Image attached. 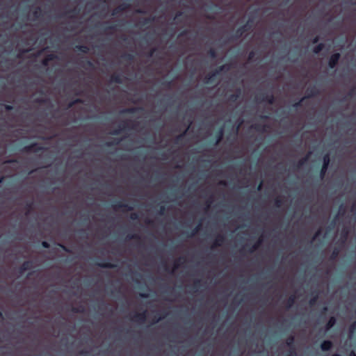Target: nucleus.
<instances>
[{"mask_svg":"<svg viewBox=\"0 0 356 356\" xmlns=\"http://www.w3.org/2000/svg\"><path fill=\"white\" fill-rule=\"evenodd\" d=\"M225 236L224 235H222V234H218L216 236V239H215V241H214L211 248H214L216 247H220V246L222 245V243H225Z\"/></svg>","mask_w":356,"mask_h":356,"instance_id":"2eb2a0df","label":"nucleus"},{"mask_svg":"<svg viewBox=\"0 0 356 356\" xmlns=\"http://www.w3.org/2000/svg\"><path fill=\"white\" fill-rule=\"evenodd\" d=\"M305 97L302 98L300 100H299L298 102L294 103L293 104V107L295 108H298L299 107L301 106L302 105V102L304 100Z\"/></svg>","mask_w":356,"mask_h":356,"instance_id":"603ef678","label":"nucleus"},{"mask_svg":"<svg viewBox=\"0 0 356 356\" xmlns=\"http://www.w3.org/2000/svg\"><path fill=\"white\" fill-rule=\"evenodd\" d=\"M262 242V240L259 238L257 243H255L248 250V252L252 253L254 251L257 250L259 247L260 246L261 243Z\"/></svg>","mask_w":356,"mask_h":356,"instance_id":"c85d7f7f","label":"nucleus"},{"mask_svg":"<svg viewBox=\"0 0 356 356\" xmlns=\"http://www.w3.org/2000/svg\"><path fill=\"white\" fill-rule=\"evenodd\" d=\"M154 21V17H147L143 19L141 22L142 25H146L152 23Z\"/></svg>","mask_w":356,"mask_h":356,"instance_id":"c03bdc74","label":"nucleus"},{"mask_svg":"<svg viewBox=\"0 0 356 356\" xmlns=\"http://www.w3.org/2000/svg\"><path fill=\"white\" fill-rule=\"evenodd\" d=\"M133 239L139 240V239H140V237L138 234H128L126 237V240H127V241L133 240Z\"/></svg>","mask_w":356,"mask_h":356,"instance_id":"a19ab883","label":"nucleus"},{"mask_svg":"<svg viewBox=\"0 0 356 356\" xmlns=\"http://www.w3.org/2000/svg\"><path fill=\"white\" fill-rule=\"evenodd\" d=\"M319 95L318 89L315 86H311L307 88L306 90V96L305 98H311L317 96Z\"/></svg>","mask_w":356,"mask_h":356,"instance_id":"1a4fd4ad","label":"nucleus"},{"mask_svg":"<svg viewBox=\"0 0 356 356\" xmlns=\"http://www.w3.org/2000/svg\"><path fill=\"white\" fill-rule=\"evenodd\" d=\"M147 319V311L145 310L144 312H141V313H136L134 316L131 318V320L135 321V322H138V323H144Z\"/></svg>","mask_w":356,"mask_h":356,"instance_id":"6e6552de","label":"nucleus"},{"mask_svg":"<svg viewBox=\"0 0 356 356\" xmlns=\"http://www.w3.org/2000/svg\"><path fill=\"white\" fill-rule=\"evenodd\" d=\"M58 245L66 252H71V250L62 243H58Z\"/></svg>","mask_w":356,"mask_h":356,"instance_id":"5fc2aeb1","label":"nucleus"},{"mask_svg":"<svg viewBox=\"0 0 356 356\" xmlns=\"http://www.w3.org/2000/svg\"><path fill=\"white\" fill-rule=\"evenodd\" d=\"M295 338L293 335L289 336L286 339V344L289 348V351L286 356H296V351L294 346Z\"/></svg>","mask_w":356,"mask_h":356,"instance_id":"7ed1b4c3","label":"nucleus"},{"mask_svg":"<svg viewBox=\"0 0 356 356\" xmlns=\"http://www.w3.org/2000/svg\"><path fill=\"white\" fill-rule=\"evenodd\" d=\"M185 258L184 257H179L178 259H177L176 261H175V263H174V268L172 270H170L169 269V267L168 266V265L166 264V263H163V267H164V269L165 271L167 272H170V273H173L174 270L175 269H177L182 264L184 261H185Z\"/></svg>","mask_w":356,"mask_h":356,"instance_id":"9d476101","label":"nucleus"},{"mask_svg":"<svg viewBox=\"0 0 356 356\" xmlns=\"http://www.w3.org/2000/svg\"><path fill=\"white\" fill-rule=\"evenodd\" d=\"M44 149V148L39 145L37 143H33L24 147L23 151L27 153H36Z\"/></svg>","mask_w":356,"mask_h":356,"instance_id":"20e7f679","label":"nucleus"},{"mask_svg":"<svg viewBox=\"0 0 356 356\" xmlns=\"http://www.w3.org/2000/svg\"><path fill=\"white\" fill-rule=\"evenodd\" d=\"M83 102L81 99L77 98L72 102H70L68 104V108H72L73 106H74L76 104H82Z\"/></svg>","mask_w":356,"mask_h":356,"instance_id":"f704fd0d","label":"nucleus"},{"mask_svg":"<svg viewBox=\"0 0 356 356\" xmlns=\"http://www.w3.org/2000/svg\"><path fill=\"white\" fill-rule=\"evenodd\" d=\"M96 266L103 268H114L116 267L115 264L106 261L97 262Z\"/></svg>","mask_w":356,"mask_h":356,"instance_id":"a211bd4d","label":"nucleus"},{"mask_svg":"<svg viewBox=\"0 0 356 356\" xmlns=\"http://www.w3.org/2000/svg\"><path fill=\"white\" fill-rule=\"evenodd\" d=\"M207 54L209 56V57H211V58H216L217 57V52H216V49L213 48H211L208 51Z\"/></svg>","mask_w":356,"mask_h":356,"instance_id":"ea45409f","label":"nucleus"},{"mask_svg":"<svg viewBox=\"0 0 356 356\" xmlns=\"http://www.w3.org/2000/svg\"><path fill=\"white\" fill-rule=\"evenodd\" d=\"M75 49L77 51H79L83 54H88L89 51V48L86 45H81V44L76 45Z\"/></svg>","mask_w":356,"mask_h":356,"instance_id":"bb28decb","label":"nucleus"},{"mask_svg":"<svg viewBox=\"0 0 356 356\" xmlns=\"http://www.w3.org/2000/svg\"><path fill=\"white\" fill-rule=\"evenodd\" d=\"M83 102L81 99L77 98L72 102H70L68 104V108H72L73 106H74L76 104H82Z\"/></svg>","mask_w":356,"mask_h":356,"instance_id":"c9c22d12","label":"nucleus"},{"mask_svg":"<svg viewBox=\"0 0 356 356\" xmlns=\"http://www.w3.org/2000/svg\"><path fill=\"white\" fill-rule=\"evenodd\" d=\"M166 316V314H163L162 316H157V315H155L153 318V320H152V323L154 324V323H156L158 322H159L160 321H161L163 318H164Z\"/></svg>","mask_w":356,"mask_h":356,"instance_id":"37998d69","label":"nucleus"},{"mask_svg":"<svg viewBox=\"0 0 356 356\" xmlns=\"http://www.w3.org/2000/svg\"><path fill=\"white\" fill-rule=\"evenodd\" d=\"M143 110H144V108L143 107H132V108H124V109L121 110L120 113V114H125V113L133 114V113H136L139 111H142Z\"/></svg>","mask_w":356,"mask_h":356,"instance_id":"4468645a","label":"nucleus"},{"mask_svg":"<svg viewBox=\"0 0 356 356\" xmlns=\"http://www.w3.org/2000/svg\"><path fill=\"white\" fill-rule=\"evenodd\" d=\"M223 137V128H220L216 134V140L214 145H218L222 139Z\"/></svg>","mask_w":356,"mask_h":356,"instance_id":"a878e982","label":"nucleus"},{"mask_svg":"<svg viewBox=\"0 0 356 356\" xmlns=\"http://www.w3.org/2000/svg\"><path fill=\"white\" fill-rule=\"evenodd\" d=\"M86 66L89 67H92L93 63L90 60H86Z\"/></svg>","mask_w":356,"mask_h":356,"instance_id":"e2e57ef3","label":"nucleus"},{"mask_svg":"<svg viewBox=\"0 0 356 356\" xmlns=\"http://www.w3.org/2000/svg\"><path fill=\"white\" fill-rule=\"evenodd\" d=\"M256 100L259 102H267L269 104H273L275 97L273 94H262L260 96H257Z\"/></svg>","mask_w":356,"mask_h":356,"instance_id":"39448f33","label":"nucleus"},{"mask_svg":"<svg viewBox=\"0 0 356 356\" xmlns=\"http://www.w3.org/2000/svg\"><path fill=\"white\" fill-rule=\"evenodd\" d=\"M33 267V262L31 261H25L21 265L19 269V272L20 274L24 273L25 271L28 270H31Z\"/></svg>","mask_w":356,"mask_h":356,"instance_id":"f8f14e48","label":"nucleus"},{"mask_svg":"<svg viewBox=\"0 0 356 356\" xmlns=\"http://www.w3.org/2000/svg\"><path fill=\"white\" fill-rule=\"evenodd\" d=\"M33 17L35 19H38L41 15V9L40 7L35 8L33 12Z\"/></svg>","mask_w":356,"mask_h":356,"instance_id":"58836bf2","label":"nucleus"},{"mask_svg":"<svg viewBox=\"0 0 356 356\" xmlns=\"http://www.w3.org/2000/svg\"><path fill=\"white\" fill-rule=\"evenodd\" d=\"M253 129H254L257 131H260V132H265L266 131V128L267 127L266 125H261V124H254V126H252Z\"/></svg>","mask_w":356,"mask_h":356,"instance_id":"c756f323","label":"nucleus"},{"mask_svg":"<svg viewBox=\"0 0 356 356\" xmlns=\"http://www.w3.org/2000/svg\"><path fill=\"white\" fill-rule=\"evenodd\" d=\"M186 131H185L184 133L177 136L175 137V143L179 144V143H180L183 140V139L184 138L185 134H186Z\"/></svg>","mask_w":356,"mask_h":356,"instance_id":"72a5a7b5","label":"nucleus"},{"mask_svg":"<svg viewBox=\"0 0 356 356\" xmlns=\"http://www.w3.org/2000/svg\"><path fill=\"white\" fill-rule=\"evenodd\" d=\"M71 310L72 312L78 314V313H83L84 311V309L83 307H72Z\"/></svg>","mask_w":356,"mask_h":356,"instance_id":"de8ad7c7","label":"nucleus"},{"mask_svg":"<svg viewBox=\"0 0 356 356\" xmlns=\"http://www.w3.org/2000/svg\"><path fill=\"white\" fill-rule=\"evenodd\" d=\"M200 285V280H197L194 282V284H193V288H197V287H199Z\"/></svg>","mask_w":356,"mask_h":356,"instance_id":"680f3d73","label":"nucleus"},{"mask_svg":"<svg viewBox=\"0 0 356 356\" xmlns=\"http://www.w3.org/2000/svg\"><path fill=\"white\" fill-rule=\"evenodd\" d=\"M121 140L122 139L115 138L113 141L106 143V145L108 147L117 145L120 143Z\"/></svg>","mask_w":356,"mask_h":356,"instance_id":"49530a36","label":"nucleus"},{"mask_svg":"<svg viewBox=\"0 0 356 356\" xmlns=\"http://www.w3.org/2000/svg\"><path fill=\"white\" fill-rule=\"evenodd\" d=\"M337 319L334 316H331L327 323L325 325V330H330L336 323Z\"/></svg>","mask_w":356,"mask_h":356,"instance_id":"5701e85b","label":"nucleus"},{"mask_svg":"<svg viewBox=\"0 0 356 356\" xmlns=\"http://www.w3.org/2000/svg\"><path fill=\"white\" fill-rule=\"evenodd\" d=\"M140 297H141L143 298H147L149 297V294L146 293H140Z\"/></svg>","mask_w":356,"mask_h":356,"instance_id":"338daca9","label":"nucleus"},{"mask_svg":"<svg viewBox=\"0 0 356 356\" xmlns=\"http://www.w3.org/2000/svg\"><path fill=\"white\" fill-rule=\"evenodd\" d=\"M310 154H311V153L309 152L307 156H305L304 158L300 159L296 164V168L297 169H300V168H302L307 162Z\"/></svg>","mask_w":356,"mask_h":356,"instance_id":"6ab92c4d","label":"nucleus"},{"mask_svg":"<svg viewBox=\"0 0 356 356\" xmlns=\"http://www.w3.org/2000/svg\"><path fill=\"white\" fill-rule=\"evenodd\" d=\"M332 342L329 340L323 341L321 344V348L323 351H328L332 348Z\"/></svg>","mask_w":356,"mask_h":356,"instance_id":"f3484780","label":"nucleus"},{"mask_svg":"<svg viewBox=\"0 0 356 356\" xmlns=\"http://www.w3.org/2000/svg\"><path fill=\"white\" fill-rule=\"evenodd\" d=\"M4 108L6 111H12L13 109V106L11 105H4Z\"/></svg>","mask_w":356,"mask_h":356,"instance_id":"69168bd1","label":"nucleus"},{"mask_svg":"<svg viewBox=\"0 0 356 356\" xmlns=\"http://www.w3.org/2000/svg\"><path fill=\"white\" fill-rule=\"evenodd\" d=\"M350 211L356 214V202L352 205Z\"/></svg>","mask_w":356,"mask_h":356,"instance_id":"0e129e2a","label":"nucleus"},{"mask_svg":"<svg viewBox=\"0 0 356 356\" xmlns=\"http://www.w3.org/2000/svg\"><path fill=\"white\" fill-rule=\"evenodd\" d=\"M130 218L132 220H138L139 218V216L138 213H131L130 215Z\"/></svg>","mask_w":356,"mask_h":356,"instance_id":"864d4df0","label":"nucleus"},{"mask_svg":"<svg viewBox=\"0 0 356 356\" xmlns=\"http://www.w3.org/2000/svg\"><path fill=\"white\" fill-rule=\"evenodd\" d=\"M348 236V230L344 229L341 232V237L343 238V241H345L347 239Z\"/></svg>","mask_w":356,"mask_h":356,"instance_id":"3c124183","label":"nucleus"},{"mask_svg":"<svg viewBox=\"0 0 356 356\" xmlns=\"http://www.w3.org/2000/svg\"><path fill=\"white\" fill-rule=\"evenodd\" d=\"M57 58V56L54 54H47L42 60L41 63L43 66L47 67L49 65V62Z\"/></svg>","mask_w":356,"mask_h":356,"instance_id":"ddd939ff","label":"nucleus"},{"mask_svg":"<svg viewBox=\"0 0 356 356\" xmlns=\"http://www.w3.org/2000/svg\"><path fill=\"white\" fill-rule=\"evenodd\" d=\"M200 225H197L191 232V234L188 235L189 237H193L197 233V232L199 231L200 229Z\"/></svg>","mask_w":356,"mask_h":356,"instance_id":"8fccbe9b","label":"nucleus"},{"mask_svg":"<svg viewBox=\"0 0 356 356\" xmlns=\"http://www.w3.org/2000/svg\"><path fill=\"white\" fill-rule=\"evenodd\" d=\"M240 96V90H238V92L236 94H232L229 97V101L232 102H235Z\"/></svg>","mask_w":356,"mask_h":356,"instance_id":"4c0bfd02","label":"nucleus"},{"mask_svg":"<svg viewBox=\"0 0 356 356\" xmlns=\"http://www.w3.org/2000/svg\"><path fill=\"white\" fill-rule=\"evenodd\" d=\"M78 14H79V11L76 8H74V9H70V10L66 11L64 13V15H66L71 19H74V18L76 17V15Z\"/></svg>","mask_w":356,"mask_h":356,"instance_id":"412c9836","label":"nucleus"},{"mask_svg":"<svg viewBox=\"0 0 356 356\" xmlns=\"http://www.w3.org/2000/svg\"><path fill=\"white\" fill-rule=\"evenodd\" d=\"M339 252H340V250L339 248H334V250H332V252L331 254V256H330V259L331 260L336 259L339 254Z\"/></svg>","mask_w":356,"mask_h":356,"instance_id":"2f4dec72","label":"nucleus"},{"mask_svg":"<svg viewBox=\"0 0 356 356\" xmlns=\"http://www.w3.org/2000/svg\"><path fill=\"white\" fill-rule=\"evenodd\" d=\"M165 212V207L164 206H161L159 208V213L160 215H163Z\"/></svg>","mask_w":356,"mask_h":356,"instance_id":"bf43d9fd","label":"nucleus"},{"mask_svg":"<svg viewBox=\"0 0 356 356\" xmlns=\"http://www.w3.org/2000/svg\"><path fill=\"white\" fill-rule=\"evenodd\" d=\"M216 76V75H213V72L207 74L204 79V82L205 83H211L214 81V77Z\"/></svg>","mask_w":356,"mask_h":356,"instance_id":"b1692460","label":"nucleus"},{"mask_svg":"<svg viewBox=\"0 0 356 356\" xmlns=\"http://www.w3.org/2000/svg\"><path fill=\"white\" fill-rule=\"evenodd\" d=\"M129 8V3H123L120 4V5H119L117 8H115L113 10L112 15H116L118 14L123 13L125 10H127Z\"/></svg>","mask_w":356,"mask_h":356,"instance_id":"9b49d317","label":"nucleus"},{"mask_svg":"<svg viewBox=\"0 0 356 356\" xmlns=\"http://www.w3.org/2000/svg\"><path fill=\"white\" fill-rule=\"evenodd\" d=\"M213 202V197L211 196L207 201V209L209 208L211 204Z\"/></svg>","mask_w":356,"mask_h":356,"instance_id":"13d9d810","label":"nucleus"},{"mask_svg":"<svg viewBox=\"0 0 356 356\" xmlns=\"http://www.w3.org/2000/svg\"><path fill=\"white\" fill-rule=\"evenodd\" d=\"M110 81L112 83H122L123 81L122 76L118 74H113L111 75Z\"/></svg>","mask_w":356,"mask_h":356,"instance_id":"aec40b11","label":"nucleus"},{"mask_svg":"<svg viewBox=\"0 0 356 356\" xmlns=\"http://www.w3.org/2000/svg\"><path fill=\"white\" fill-rule=\"evenodd\" d=\"M348 356H356V353L355 350H351L348 355Z\"/></svg>","mask_w":356,"mask_h":356,"instance_id":"774afa93","label":"nucleus"},{"mask_svg":"<svg viewBox=\"0 0 356 356\" xmlns=\"http://www.w3.org/2000/svg\"><path fill=\"white\" fill-rule=\"evenodd\" d=\"M252 23L253 21L250 18L245 24L236 30L235 33L232 35L231 39L236 40L241 38L245 32L252 27Z\"/></svg>","mask_w":356,"mask_h":356,"instance_id":"f257e3e1","label":"nucleus"},{"mask_svg":"<svg viewBox=\"0 0 356 356\" xmlns=\"http://www.w3.org/2000/svg\"><path fill=\"white\" fill-rule=\"evenodd\" d=\"M112 207L115 210L123 209L124 211H131L133 207L129 206L128 204L124 203L123 201H118L112 205Z\"/></svg>","mask_w":356,"mask_h":356,"instance_id":"0eeeda50","label":"nucleus"},{"mask_svg":"<svg viewBox=\"0 0 356 356\" xmlns=\"http://www.w3.org/2000/svg\"><path fill=\"white\" fill-rule=\"evenodd\" d=\"M325 48V44L323 43H319L316 46H315L313 49V52L316 54H319L323 49Z\"/></svg>","mask_w":356,"mask_h":356,"instance_id":"cd10ccee","label":"nucleus"},{"mask_svg":"<svg viewBox=\"0 0 356 356\" xmlns=\"http://www.w3.org/2000/svg\"><path fill=\"white\" fill-rule=\"evenodd\" d=\"M121 57L122 59L127 60V61H130V62L133 61L134 59V56L131 54H124L122 55Z\"/></svg>","mask_w":356,"mask_h":356,"instance_id":"473e14b6","label":"nucleus"},{"mask_svg":"<svg viewBox=\"0 0 356 356\" xmlns=\"http://www.w3.org/2000/svg\"><path fill=\"white\" fill-rule=\"evenodd\" d=\"M128 129V124L127 122H124L122 124H120L119 126V127L115 130H113L112 132H111V134L113 135H118L120 134L121 132L127 130Z\"/></svg>","mask_w":356,"mask_h":356,"instance_id":"dca6fc26","label":"nucleus"},{"mask_svg":"<svg viewBox=\"0 0 356 356\" xmlns=\"http://www.w3.org/2000/svg\"><path fill=\"white\" fill-rule=\"evenodd\" d=\"M33 202L32 201L26 203V215H29L31 211L33 209Z\"/></svg>","mask_w":356,"mask_h":356,"instance_id":"79ce46f5","label":"nucleus"},{"mask_svg":"<svg viewBox=\"0 0 356 356\" xmlns=\"http://www.w3.org/2000/svg\"><path fill=\"white\" fill-rule=\"evenodd\" d=\"M42 246L44 248H49L50 247V245L48 242L47 241H42Z\"/></svg>","mask_w":356,"mask_h":356,"instance_id":"052dcab7","label":"nucleus"},{"mask_svg":"<svg viewBox=\"0 0 356 356\" xmlns=\"http://www.w3.org/2000/svg\"><path fill=\"white\" fill-rule=\"evenodd\" d=\"M283 199L280 197H277L275 199L274 204L277 208H280L283 205Z\"/></svg>","mask_w":356,"mask_h":356,"instance_id":"7c9ffc66","label":"nucleus"},{"mask_svg":"<svg viewBox=\"0 0 356 356\" xmlns=\"http://www.w3.org/2000/svg\"><path fill=\"white\" fill-rule=\"evenodd\" d=\"M341 58L339 53H334L332 54L328 60V66L330 69H334L337 65Z\"/></svg>","mask_w":356,"mask_h":356,"instance_id":"423d86ee","label":"nucleus"},{"mask_svg":"<svg viewBox=\"0 0 356 356\" xmlns=\"http://www.w3.org/2000/svg\"><path fill=\"white\" fill-rule=\"evenodd\" d=\"M116 29V25H111L105 28V31H115Z\"/></svg>","mask_w":356,"mask_h":356,"instance_id":"4d7b16f0","label":"nucleus"},{"mask_svg":"<svg viewBox=\"0 0 356 356\" xmlns=\"http://www.w3.org/2000/svg\"><path fill=\"white\" fill-rule=\"evenodd\" d=\"M346 213V208L344 207V205L342 204L340 205L339 207V215L340 216H343Z\"/></svg>","mask_w":356,"mask_h":356,"instance_id":"09e8293b","label":"nucleus"},{"mask_svg":"<svg viewBox=\"0 0 356 356\" xmlns=\"http://www.w3.org/2000/svg\"><path fill=\"white\" fill-rule=\"evenodd\" d=\"M356 330V321L352 323L349 326V334L352 335Z\"/></svg>","mask_w":356,"mask_h":356,"instance_id":"a18cd8bd","label":"nucleus"},{"mask_svg":"<svg viewBox=\"0 0 356 356\" xmlns=\"http://www.w3.org/2000/svg\"><path fill=\"white\" fill-rule=\"evenodd\" d=\"M318 299V294L316 293L315 296H314L309 301V304L310 306H314L316 304L317 300Z\"/></svg>","mask_w":356,"mask_h":356,"instance_id":"e433bc0d","label":"nucleus"},{"mask_svg":"<svg viewBox=\"0 0 356 356\" xmlns=\"http://www.w3.org/2000/svg\"><path fill=\"white\" fill-rule=\"evenodd\" d=\"M229 70V66L228 65H222L219 66L217 69L213 71V75H218L220 72L223 71H227Z\"/></svg>","mask_w":356,"mask_h":356,"instance_id":"4be33fe9","label":"nucleus"},{"mask_svg":"<svg viewBox=\"0 0 356 356\" xmlns=\"http://www.w3.org/2000/svg\"><path fill=\"white\" fill-rule=\"evenodd\" d=\"M296 296L295 295H291L287 300L286 301V308L287 309H289L291 308L295 303L296 302Z\"/></svg>","mask_w":356,"mask_h":356,"instance_id":"393cba45","label":"nucleus"},{"mask_svg":"<svg viewBox=\"0 0 356 356\" xmlns=\"http://www.w3.org/2000/svg\"><path fill=\"white\" fill-rule=\"evenodd\" d=\"M255 56V52L254 51H251L249 54H248V60L250 61V60H252L254 57Z\"/></svg>","mask_w":356,"mask_h":356,"instance_id":"6e6d98bb","label":"nucleus"},{"mask_svg":"<svg viewBox=\"0 0 356 356\" xmlns=\"http://www.w3.org/2000/svg\"><path fill=\"white\" fill-rule=\"evenodd\" d=\"M330 163V154L327 153L323 157V165H322V167L320 170V177L321 179L324 178V177L327 172V168L329 167Z\"/></svg>","mask_w":356,"mask_h":356,"instance_id":"f03ea898","label":"nucleus"}]
</instances>
